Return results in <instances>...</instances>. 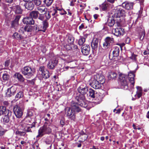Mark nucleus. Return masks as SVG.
Instances as JSON below:
<instances>
[{"instance_id": "1", "label": "nucleus", "mask_w": 149, "mask_h": 149, "mask_svg": "<svg viewBox=\"0 0 149 149\" xmlns=\"http://www.w3.org/2000/svg\"><path fill=\"white\" fill-rule=\"evenodd\" d=\"M88 90V87L86 85L84 86L83 85H81L77 88V90L80 94H77L75 97L77 101H79V104L81 106L86 108L88 110L91 109V107L90 105L93 104L91 103H88L85 100V95L87 94Z\"/></svg>"}, {"instance_id": "2", "label": "nucleus", "mask_w": 149, "mask_h": 149, "mask_svg": "<svg viewBox=\"0 0 149 149\" xmlns=\"http://www.w3.org/2000/svg\"><path fill=\"white\" fill-rule=\"evenodd\" d=\"M114 10V13L113 14V17L114 18H116V20L117 22H120L123 19V17L125 16V11L123 9L118 8H116Z\"/></svg>"}, {"instance_id": "3", "label": "nucleus", "mask_w": 149, "mask_h": 149, "mask_svg": "<svg viewBox=\"0 0 149 149\" xmlns=\"http://www.w3.org/2000/svg\"><path fill=\"white\" fill-rule=\"evenodd\" d=\"M21 72L26 77L29 78L34 75L35 70L30 67L25 66L21 69Z\"/></svg>"}, {"instance_id": "4", "label": "nucleus", "mask_w": 149, "mask_h": 149, "mask_svg": "<svg viewBox=\"0 0 149 149\" xmlns=\"http://www.w3.org/2000/svg\"><path fill=\"white\" fill-rule=\"evenodd\" d=\"M52 132V130L50 128L45 125L41 127L38 131V135L36 136L37 138L42 137L44 134H49Z\"/></svg>"}, {"instance_id": "5", "label": "nucleus", "mask_w": 149, "mask_h": 149, "mask_svg": "<svg viewBox=\"0 0 149 149\" xmlns=\"http://www.w3.org/2000/svg\"><path fill=\"white\" fill-rule=\"evenodd\" d=\"M36 122L34 121L32 123L31 125H21L23 130L24 131L26 132H32L33 131V130L35 129L36 127Z\"/></svg>"}, {"instance_id": "6", "label": "nucleus", "mask_w": 149, "mask_h": 149, "mask_svg": "<svg viewBox=\"0 0 149 149\" xmlns=\"http://www.w3.org/2000/svg\"><path fill=\"white\" fill-rule=\"evenodd\" d=\"M65 113L68 119L74 121L76 118L75 113L70 107H67L65 109Z\"/></svg>"}, {"instance_id": "7", "label": "nucleus", "mask_w": 149, "mask_h": 149, "mask_svg": "<svg viewBox=\"0 0 149 149\" xmlns=\"http://www.w3.org/2000/svg\"><path fill=\"white\" fill-rule=\"evenodd\" d=\"M114 42L113 38L109 37H107L104 39L103 45L104 48L106 49L110 47Z\"/></svg>"}, {"instance_id": "8", "label": "nucleus", "mask_w": 149, "mask_h": 149, "mask_svg": "<svg viewBox=\"0 0 149 149\" xmlns=\"http://www.w3.org/2000/svg\"><path fill=\"white\" fill-rule=\"evenodd\" d=\"M79 101H77V102H71V107L72 110L75 113L81 112V109L79 107V105L81 106L79 104Z\"/></svg>"}, {"instance_id": "9", "label": "nucleus", "mask_w": 149, "mask_h": 149, "mask_svg": "<svg viewBox=\"0 0 149 149\" xmlns=\"http://www.w3.org/2000/svg\"><path fill=\"white\" fill-rule=\"evenodd\" d=\"M14 113L17 118H20L23 115V111L21 108L17 105L15 106L13 108Z\"/></svg>"}, {"instance_id": "10", "label": "nucleus", "mask_w": 149, "mask_h": 149, "mask_svg": "<svg viewBox=\"0 0 149 149\" xmlns=\"http://www.w3.org/2000/svg\"><path fill=\"white\" fill-rule=\"evenodd\" d=\"M120 83L121 88L125 90H127L128 88V83L125 78L123 76L120 77Z\"/></svg>"}, {"instance_id": "11", "label": "nucleus", "mask_w": 149, "mask_h": 149, "mask_svg": "<svg viewBox=\"0 0 149 149\" xmlns=\"http://www.w3.org/2000/svg\"><path fill=\"white\" fill-rule=\"evenodd\" d=\"M45 67L42 66H40L39 69V71L41 73L42 77L45 79H47L49 77V72L47 70H45Z\"/></svg>"}, {"instance_id": "12", "label": "nucleus", "mask_w": 149, "mask_h": 149, "mask_svg": "<svg viewBox=\"0 0 149 149\" xmlns=\"http://www.w3.org/2000/svg\"><path fill=\"white\" fill-rule=\"evenodd\" d=\"M16 90L17 88L14 86H12L11 87L8 88L6 92L7 97H10L14 95L16 93Z\"/></svg>"}, {"instance_id": "13", "label": "nucleus", "mask_w": 149, "mask_h": 149, "mask_svg": "<svg viewBox=\"0 0 149 149\" xmlns=\"http://www.w3.org/2000/svg\"><path fill=\"white\" fill-rule=\"evenodd\" d=\"M93 98H94L96 101L94 102H91L93 103L90 105L91 107V105H93L94 103H95L96 104H100L101 102L102 99V95L100 93L96 92L95 97Z\"/></svg>"}, {"instance_id": "14", "label": "nucleus", "mask_w": 149, "mask_h": 149, "mask_svg": "<svg viewBox=\"0 0 149 149\" xmlns=\"http://www.w3.org/2000/svg\"><path fill=\"white\" fill-rule=\"evenodd\" d=\"M90 85L92 87L95 89H99L101 86L100 83H99L98 80L95 79V78L92 81V82L90 83Z\"/></svg>"}, {"instance_id": "15", "label": "nucleus", "mask_w": 149, "mask_h": 149, "mask_svg": "<svg viewBox=\"0 0 149 149\" xmlns=\"http://www.w3.org/2000/svg\"><path fill=\"white\" fill-rule=\"evenodd\" d=\"M58 63V61L55 59L53 58L51 59L48 63L47 66L49 68L53 69Z\"/></svg>"}, {"instance_id": "16", "label": "nucleus", "mask_w": 149, "mask_h": 149, "mask_svg": "<svg viewBox=\"0 0 149 149\" xmlns=\"http://www.w3.org/2000/svg\"><path fill=\"white\" fill-rule=\"evenodd\" d=\"M135 71H131L128 73V78L131 84L133 86L134 84Z\"/></svg>"}, {"instance_id": "17", "label": "nucleus", "mask_w": 149, "mask_h": 149, "mask_svg": "<svg viewBox=\"0 0 149 149\" xmlns=\"http://www.w3.org/2000/svg\"><path fill=\"white\" fill-rule=\"evenodd\" d=\"M113 32L117 36H119L123 34L124 29L121 28H118L113 29Z\"/></svg>"}, {"instance_id": "18", "label": "nucleus", "mask_w": 149, "mask_h": 149, "mask_svg": "<svg viewBox=\"0 0 149 149\" xmlns=\"http://www.w3.org/2000/svg\"><path fill=\"white\" fill-rule=\"evenodd\" d=\"M23 22L24 24L32 25L34 24V21L33 18L30 17H25L23 19Z\"/></svg>"}, {"instance_id": "19", "label": "nucleus", "mask_w": 149, "mask_h": 149, "mask_svg": "<svg viewBox=\"0 0 149 149\" xmlns=\"http://www.w3.org/2000/svg\"><path fill=\"white\" fill-rule=\"evenodd\" d=\"M90 50V47L88 45H84L81 47V52L85 55H87L89 54Z\"/></svg>"}, {"instance_id": "20", "label": "nucleus", "mask_w": 149, "mask_h": 149, "mask_svg": "<svg viewBox=\"0 0 149 149\" xmlns=\"http://www.w3.org/2000/svg\"><path fill=\"white\" fill-rule=\"evenodd\" d=\"M11 112H12L6 109V107L2 106H0V115L6 114L10 115Z\"/></svg>"}, {"instance_id": "21", "label": "nucleus", "mask_w": 149, "mask_h": 149, "mask_svg": "<svg viewBox=\"0 0 149 149\" xmlns=\"http://www.w3.org/2000/svg\"><path fill=\"white\" fill-rule=\"evenodd\" d=\"M133 6V3H132L129 2L127 1L125 2L122 4V7L128 10L132 9Z\"/></svg>"}, {"instance_id": "22", "label": "nucleus", "mask_w": 149, "mask_h": 149, "mask_svg": "<svg viewBox=\"0 0 149 149\" xmlns=\"http://www.w3.org/2000/svg\"><path fill=\"white\" fill-rule=\"evenodd\" d=\"M23 6L26 8L30 10H32L34 8V4L32 1L24 3Z\"/></svg>"}, {"instance_id": "23", "label": "nucleus", "mask_w": 149, "mask_h": 149, "mask_svg": "<svg viewBox=\"0 0 149 149\" xmlns=\"http://www.w3.org/2000/svg\"><path fill=\"white\" fill-rule=\"evenodd\" d=\"M31 118L29 117H26L21 122V125H31Z\"/></svg>"}, {"instance_id": "24", "label": "nucleus", "mask_w": 149, "mask_h": 149, "mask_svg": "<svg viewBox=\"0 0 149 149\" xmlns=\"http://www.w3.org/2000/svg\"><path fill=\"white\" fill-rule=\"evenodd\" d=\"M98 43V40L96 38L93 39L91 42V46L92 48L93 49H96L97 47Z\"/></svg>"}, {"instance_id": "25", "label": "nucleus", "mask_w": 149, "mask_h": 149, "mask_svg": "<svg viewBox=\"0 0 149 149\" xmlns=\"http://www.w3.org/2000/svg\"><path fill=\"white\" fill-rule=\"evenodd\" d=\"M120 46H116L114 47V50L112 53L113 57H117L119 56L120 52Z\"/></svg>"}, {"instance_id": "26", "label": "nucleus", "mask_w": 149, "mask_h": 149, "mask_svg": "<svg viewBox=\"0 0 149 149\" xmlns=\"http://www.w3.org/2000/svg\"><path fill=\"white\" fill-rule=\"evenodd\" d=\"M39 12L37 11L33 10L31 12L29 13V16L33 18L37 19L38 17Z\"/></svg>"}, {"instance_id": "27", "label": "nucleus", "mask_w": 149, "mask_h": 149, "mask_svg": "<svg viewBox=\"0 0 149 149\" xmlns=\"http://www.w3.org/2000/svg\"><path fill=\"white\" fill-rule=\"evenodd\" d=\"M12 113L11 112L10 115H8V114L5 115V116L3 118V122L5 124L6 123H7L9 121V118L11 116Z\"/></svg>"}, {"instance_id": "28", "label": "nucleus", "mask_w": 149, "mask_h": 149, "mask_svg": "<svg viewBox=\"0 0 149 149\" xmlns=\"http://www.w3.org/2000/svg\"><path fill=\"white\" fill-rule=\"evenodd\" d=\"M112 17L109 18L107 21L108 25L110 26H113L115 24V20H116V18H114L113 17V15L112 16Z\"/></svg>"}, {"instance_id": "29", "label": "nucleus", "mask_w": 149, "mask_h": 149, "mask_svg": "<svg viewBox=\"0 0 149 149\" xmlns=\"http://www.w3.org/2000/svg\"><path fill=\"white\" fill-rule=\"evenodd\" d=\"M13 9L15 12L16 13L21 14L22 12V10L21 8V7L19 5H16L13 6Z\"/></svg>"}, {"instance_id": "30", "label": "nucleus", "mask_w": 149, "mask_h": 149, "mask_svg": "<svg viewBox=\"0 0 149 149\" xmlns=\"http://www.w3.org/2000/svg\"><path fill=\"white\" fill-rule=\"evenodd\" d=\"M42 23L43 25L42 29L38 30V31H41L45 32L48 26V23L46 19L43 21L42 22Z\"/></svg>"}, {"instance_id": "31", "label": "nucleus", "mask_w": 149, "mask_h": 149, "mask_svg": "<svg viewBox=\"0 0 149 149\" xmlns=\"http://www.w3.org/2000/svg\"><path fill=\"white\" fill-rule=\"evenodd\" d=\"M88 93L87 95H88L90 97L92 98H94L96 94V92L92 88H90L88 90Z\"/></svg>"}, {"instance_id": "32", "label": "nucleus", "mask_w": 149, "mask_h": 149, "mask_svg": "<svg viewBox=\"0 0 149 149\" xmlns=\"http://www.w3.org/2000/svg\"><path fill=\"white\" fill-rule=\"evenodd\" d=\"M24 96V92L22 91H20L18 92L15 96V99L17 100L22 98Z\"/></svg>"}, {"instance_id": "33", "label": "nucleus", "mask_w": 149, "mask_h": 149, "mask_svg": "<svg viewBox=\"0 0 149 149\" xmlns=\"http://www.w3.org/2000/svg\"><path fill=\"white\" fill-rule=\"evenodd\" d=\"M37 10L41 13H45L47 10V8L45 7L41 6L37 7Z\"/></svg>"}, {"instance_id": "34", "label": "nucleus", "mask_w": 149, "mask_h": 149, "mask_svg": "<svg viewBox=\"0 0 149 149\" xmlns=\"http://www.w3.org/2000/svg\"><path fill=\"white\" fill-rule=\"evenodd\" d=\"M25 31L27 32H31L33 31L34 27L29 25L25 26Z\"/></svg>"}, {"instance_id": "35", "label": "nucleus", "mask_w": 149, "mask_h": 149, "mask_svg": "<svg viewBox=\"0 0 149 149\" xmlns=\"http://www.w3.org/2000/svg\"><path fill=\"white\" fill-rule=\"evenodd\" d=\"M98 78L97 77V80H98L100 83V84H103L105 82V79L104 78V77L102 75H98Z\"/></svg>"}, {"instance_id": "36", "label": "nucleus", "mask_w": 149, "mask_h": 149, "mask_svg": "<svg viewBox=\"0 0 149 149\" xmlns=\"http://www.w3.org/2000/svg\"><path fill=\"white\" fill-rule=\"evenodd\" d=\"M13 37L17 40H22L23 39V37L22 36L16 32L13 34Z\"/></svg>"}, {"instance_id": "37", "label": "nucleus", "mask_w": 149, "mask_h": 149, "mask_svg": "<svg viewBox=\"0 0 149 149\" xmlns=\"http://www.w3.org/2000/svg\"><path fill=\"white\" fill-rule=\"evenodd\" d=\"M67 40L69 44H72L74 42V38L73 36L70 35L68 36Z\"/></svg>"}, {"instance_id": "38", "label": "nucleus", "mask_w": 149, "mask_h": 149, "mask_svg": "<svg viewBox=\"0 0 149 149\" xmlns=\"http://www.w3.org/2000/svg\"><path fill=\"white\" fill-rule=\"evenodd\" d=\"M53 0H43V2L47 7L50 6L52 3Z\"/></svg>"}, {"instance_id": "39", "label": "nucleus", "mask_w": 149, "mask_h": 149, "mask_svg": "<svg viewBox=\"0 0 149 149\" xmlns=\"http://www.w3.org/2000/svg\"><path fill=\"white\" fill-rule=\"evenodd\" d=\"M108 6V5L106 3H102L100 6L101 9L102 10L104 11L107 9Z\"/></svg>"}, {"instance_id": "40", "label": "nucleus", "mask_w": 149, "mask_h": 149, "mask_svg": "<svg viewBox=\"0 0 149 149\" xmlns=\"http://www.w3.org/2000/svg\"><path fill=\"white\" fill-rule=\"evenodd\" d=\"M17 78L18 80L21 82H23L24 80V79L22 75L20 74H17Z\"/></svg>"}, {"instance_id": "41", "label": "nucleus", "mask_w": 149, "mask_h": 149, "mask_svg": "<svg viewBox=\"0 0 149 149\" xmlns=\"http://www.w3.org/2000/svg\"><path fill=\"white\" fill-rule=\"evenodd\" d=\"M10 78L9 75L6 73L3 74L2 75V79L4 81L8 80Z\"/></svg>"}, {"instance_id": "42", "label": "nucleus", "mask_w": 149, "mask_h": 149, "mask_svg": "<svg viewBox=\"0 0 149 149\" xmlns=\"http://www.w3.org/2000/svg\"><path fill=\"white\" fill-rule=\"evenodd\" d=\"M16 134L19 136H24L26 134V132L24 131H21L18 130L17 131L15 132Z\"/></svg>"}, {"instance_id": "43", "label": "nucleus", "mask_w": 149, "mask_h": 149, "mask_svg": "<svg viewBox=\"0 0 149 149\" xmlns=\"http://www.w3.org/2000/svg\"><path fill=\"white\" fill-rule=\"evenodd\" d=\"M85 41V39L83 37L81 38L79 40V44L80 45H81L83 44Z\"/></svg>"}, {"instance_id": "44", "label": "nucleus", "mask_w": 149, "mask_h": 149, "mask_svg": "<svg viewBox=\"0 0 149 149\" xmlns=\"http://www.w3.org/2000/svg\"><path fill=\"white\" fill-rule=\"evenodd\" d=\"M145 33L144 31H142L139 34V39L142 40L143 39L145 36Z\"/></svg>"}, {"instance_id": "45", "label": "nucleus", "mask_w": 149, "mask_h": 149, "mask_svg": "<svg viewBox=\"0 0 149 149\" xmlns=\"http://www.w3.org/2000/svg\"><path fill=\"white\" fill-rule=\"evenodd\" d=\"M110 76L111 78L112 79H114L117 76V74L116 73L114 72H111L110 74Z\"/></svg>"}, {"instance_id": "46", "label": "nucleus", "mask_w": 149, "mask_h": 149, "mask_svg": "<svg viewBox=\"0 0 149 149\" xmlns=\"http://www.w3.org/2000/svg\"><path fill=\"white\" fill-rule=\"evenodd\" d=\"M38 17V19H37V21L38 22L39 20H40L41 21H44V17L42 15V14H40Z\"/></svg>"}, {"instance_id": "47", "label": "nucleus", "mask_w": 149, "mask_h": 149, "mask_svg": "<svg viewBox=\"0 0 149 149\" xmlns=\"http://www.w3.org/2000/svg\"><path fill=\"white\" fill-rule=\"evenodd\" d=\"M52 12V11H50V12L49 11L48 13H46L45 15V17L47 19H49L51 17L50 14Z\"/></svg>"}, {"instance_id": "48", "label": "nucleus", "mask_w": 149, "mask_h": 149, "mask_svg": "<svg viewBox=\"0 0 149 149\" xmlns=\"http://www.w3.org/2000/svg\"><path fill=\"white\" fill-rule=\"evenodd\" d=\"M33 115V113L32 111L30 110H28L26 117H30Z\"/></svg>"}, {"instance_id": "49", "label": "nucleus", "mask_w": 149, "mask_h": 149, "mask_svg": "<svg viewBox=\"0 0 149 149\" xmlns=\"http://www.w3.org/2000/svg\"><path fill=\"white\" fill-rule=\"evenodd\" d=\"M42 1L41 0H35L34 1V3L37 6H39L41 4Z\"/></svg>"}, {"instance_id": "50", "label": "nucleus", "mask_w": 149, "mask_h": 149, "mask_svg": "<svg viewBox=\"0 0 149 149\" xmlns=\"http://www.w3.org/2000/svg\"><path fill=\"white\" fill-rule=\"evenodd\" d=\"M137 56V55H136L134 54H132V56L130 57V58L131 59H132L134 61H136V57Z\"/></svg>"}, {"instance_id": "51", "label": "nucleus", "mask_w": 149, "mask_h": 149, "mask_svg": "<svg viewBox=\"0 0 149 149\" xmlns=\"http://www.w3.org/2000/svg\"><path fill=\"white\" fill-rule=\"evenodd\" d=\"M25 26H24L22 27L19 30V32L20 33H23L25 31Z\"/></svg>"}, {"instance_id": "52", "label": "nucleus", "mask_w": 149, "mask_h": 149, "mask_svg": "<svg viewBox=\"0 0 149 149\" xmlns=\"http://www.w3.org/2000/svg\"><path fill=\"white\" fill-rule=\"evenodd\" d=\"M20 17L21 16L20 15L17 16L15 19L14 21L16 22H18Z\"/></svg>"}, {"instance_id": "53", "label": "nucleus", "mask_w": 149, "mask_h": 149, "mask_svg": "<svg viewBox=\"0 0 149 149\" xmlns=\"http://www.w3.org/2000/svg\"><path fill=\"white\" fill-rule=\"evenodd\" d=\"M3 104L4 106V107H7L9 105V103L8 101H5L3 102Z\"/></svg>"}, {"instance_id": "54", "label": "nucleus", "mask_w": 149, "mask_h": 149, "mask_svg": "<svg viewBox=\"0 0 149 149\" xmlns=\"http://www.w3.org/2000/svg\"><path fill=\"white\" fill-rule=\"evenodd\" d=\"M136 88L137 89L136 92H142V89L141 87L137 86L136 87Z\"/></svg>"}, {"instance_id": "55", "label": "nucleus", "mask_w": 149, "mask_h": 149, "mask_svg": "<svg viewBox=\"0 0 149 149\" xmlns=\"http://www.w3.org/2000/svg\"><path fill=\"white\" fill-rule=\"evenodd\" d=\"M136 95L138 98H139L142 95V92H136Z\"/></svg>"}, {"instance_id": "56", "label": "nucleus", "mask_w": 149, "mask_h": 149, "mask_svg": "<svg viewBox=\"0 0 149 149\" xmlns=\"http://www.w3.org/2000/svg\"><path fill=\"white\" fill-rule=\"evenodd\" d=\"M131 39L130 38L127 37L125 40V42L127 44H129L130 42Z\"/></svg>"}, {"instance_id": "57", "label": "nucleus", "mask_w": 149, "mask_h": 149, "mask_svg": "<svg viewBox=\"0 0 149 149\" xmlns=\"http://www.w3.org/2000/svg\"><path fill=\"white\" fill-rule=\"evenodd\" d=\"M133 127L134 129L137 130L138 129V130H140L141 129V128L138 126H136L134 124H133Z\"/></svg>"}, {"instance_id": "58", "label": "nucleus", "mask_w": 149, "mask_h": 149, "mask_svg": "<svg viewBox=\"0 0 149 149\" xmlns=\"http://www.w3.org/2000/svg\"><path fill=\"white\" fill-rule=\"evenodd\" d=\"M10 61L9 60H7L5 61V65L6 67H8Z\"/></svg>"}, {"instance_id": "59", "label": "nucleus", "mask_w": 149, "mask_h": 149, "mask_svg": "<svg viewBox=\"0 0 149 149\" xmlns=\"http://www.w3.org/2000/svg\"><path fill=\"white\" fill-rule=\"evenodd\" d=\"M60 123L61 125H62V127L65 124V123L64 121L63 120H60Z\"/></svg>"}, {"instance_id": "60", "label": "nucleus", "mask_w": 149, "mask_h": 149, "mask_svg": "<svg viewBox=\"0 0 149 149\" xmlns=\"http://www.w3.org/2000/svg\"><path fill=\"white\" fill-rule=\"evenodd\" d=\"M84 25L83 24H82L80 26H79V29L80 30H81L84 28Z\"/></svg>"}, {"instance_id": "61", "label": "nucleus", "mask_w": 149, "mask_h": 149, "mask_svg": "<svg viewBox=\"0 0 149 149\" xmlns=\"http://www.w3.org/2000/svg\"><path fill=\"white\" fill-rule=\"evenodd\" d=\"M24 3H26V2H24L22 1H20L19 4L20 5L24 7L23 6V4Z\"/></svg>"}, {"instance_id": "62", "label": "nucleus", "mask_w": 149, "mask_h": 149, "mask_svg": "<svg viewBox=\"0 0 149 149\" xmlns=\"http://www.w3.org/2000/svg\"><path fill=\"white\" fill-rule=\"evenodd\" d=\"M63 11V13H59L61 15H63L67 13L66 12V11H65L64 10H62Z\"/></svg>"}, {"instance_id": "63", "label": "nucleus", "mask_w": 149, "mask_h": 149, "mask_svg": "<svg viewBox=\"0 0 149 149\" xmlns=\"http://www.w3.org/2000/svg\"><path fill=\"white\" fill-rule=\"evenodd\" d=\"M121 111V110L120 109H118V110L116 111V113H118L119 114L120 113Z\"/></svg>"}, {"instance_id": "64", "label": "nucleus", "mask_w": 149, "mask_h": 149, "mask_svg": "<svg viewBox=\"0 0 149 149\" xmlns=\"http://www.w3.org/2000/svg\"><path fill=\"white\" fill-rule=\"evenodd\" d=\"M98 15L97 14H95L94 15L93 17L94 18L96 19L97 18Z\"/></svg>"}]
</instances>
